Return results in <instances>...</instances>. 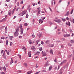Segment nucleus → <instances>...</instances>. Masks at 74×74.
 Segmentation results:
<instances>
[{
    "mask_svg": "<svg viewBox=\"0 0 74 74\" xmlns=\"http://www.w3.org/2000/svg\"><path fill=\"white\" fill-rule=\"evenodd\" d=\"M1 73L2 74H5V73H4V72H2Z\"/></svg>",
    "mask_w": 74,
    "mask_h": 74,
    "instance_id": "64",
    "label": "nucleus"
},
{
    "mask_svg": "<svg viewBox=\"0 0 74 74\" xmlns=\"http://www.w3.org/2000/svg\"><path fill=\"white\" fill-rule=\"evenodd\" d=\"M10 46H12V42L10 43Z\"/></svg>",
    "mask_w": 74,
    "mask_h": 74,
    "instance_id": "54",
    "label": "nucleus"
},
{
    "mask_svg": "<svg viewBox=\"0 0 74 74\" xmlns=\"http://www.w3.org/2000/svg\"><path fill=\"white\" fill-rule=\"evenodd\" d=\"M13 63V60H12V58H11V59L10 62V65H11Z\"/></svg>",
    "mask_w": 74,
    "mask_h": 74,
    "instance_id": "12",
    "label": "nucleus"
},
{
    "mask_svg": "<svg viewBox=\"0 0 74 74\" xmlns=\"http://www.w3.org/2000/svg\"><path fill=\"white\" fill-rule=\"evenodd\" d=\"M24 65L26 67H27V64L25 63H24Z\"/></svg>",
    "mask_w": 74,
    "mask_h": 74,
    "instance_id": "42",
    "label": "nucleus"
},
{
    "mask_svg": "<svg viewBox=\"0 0 74 74\" xmlns=\"http://www.w3.org/2000/svg\"><path fill=\"white\" fill-rule=\"evenodd\" d=\"M38 11V13L39 14H40V12H41V10H37Z\"/></svg>",
    "mask_w": 74,
    "mask_h": 74,
    "instance_id": "27",
    "label": "nucleus"
},
{
    "mask_svg": "<svg viewBox=\"0 0 74 74\" xmlns=\"http://www.w3.org/2000/svg\"><path fill=\"white\" fill-rule=\"evenodd\" d=\"M27 12V11L25 10L24 11L21 12L20 14H19V15H20V16H23L25 15V14H26V13Z\"/></svg>",
    "mask_w": 74,
    "mask_h": 74,
    "instance_id": "2",
    "label": "nucleus"
},
{
    "mask_svg": "<svg viewBox=\"0 0 74 74\" xmlns=\"http://www.w3.org/2000/svg\"><path fill=\"white\" fill-rule=\"evenodd\" d=\"M6 45H8V40H6Z\"/></svg>",
    "mask_w": 74,
    "mask_h": 74,
    "instance_id": "41",
    "label": "nucleus"
},
{
    "mask_svg": "<svg viewBox=\"0 0 74 74\" xmlns=\"http://www.w3.org/2000/svg\"><path fill=\"white\" fill-rule=\"evenodd\" d=\"M28 25H27V23H25L24 24V26H27Z\"/></svg>",
    "mask_w": 74,
    "mask_h": 74,
    "instance_id": "39",
    "label": "nucleus"
},
{
    "mask_svg": "<svg viewBox=\"0 0 74 74\" xmlns=\"http://www.w3.org/2000/svg\"><path fill=\"white\" fill-rule=\"evenodd\" d=\"M50 47H53V45H51Z\"/></svg>",
    "mask_w": 74,
    "mask_h": 74,
    "instance_id": "50",
    "label": "nucleus"
},
{
    "mask_svg": "<svg viewBox=\"0 0 74 74\" xmlns=\"http://www.w3.org/2000/svg\"><path fill=\"white\" fill-rule=\"evenodd\" d=\"M33 6H34V5H35V3H33Z\"/></svg>",
    "mask_w": 74,
    "mask_h": 74,
    "instance_id": "61",
    "label": "nucleus"
},
{
    "mask_svg": "<svg viewBox=\"0 0 74 74\" xmlns=\"http://www.w3.org/2000/svg\"><path fill=\"white\" fill-rule=\"evenodd\" d=\"M31 51H29L28 52V56L29 57H31L32 55H31Z\"/></svg>",
    "mask_w": 74,
    "mask_h": 74,
    "instance_id": "4",
    "label": "nucleus"
},
{
    "mask_svg": "<svg viewBox=\"0 0 74 74\" xmlns=\"http://www.w3.org/2000/svg\"><path fill=\"white\" fill-rule=\"evenodd\" d=\"M64 71V70H62V72H60V74H62V73H63V72Z\"/></svg>",
    "mask_w": 74,
    "mask_h": 74,
    "instance_id": "44",
    "label": "nucleus"
},
{
    "mask_svg": "<svg viewBox=\"0 0 74 74\" xmlns=\"http://www.w3.org/2000/svg\"><path fill=\"white\" fill-rule=\"evenodd\" d=\"M10 0H6V1L7 2H9V1H10Z\"/></svg>",
    "mask_w": 74,
    "mask_h": 74,
    "instance_id": "59",
    "label": "nucleus"
},
{
    "mask_svg": "<svg viewBox=\"0 0 74 74\" xmlns=\"http://www.w3.org/2000/svg\"><path fill=\"white\" fill-rule=\"evenodd\" d=\"M41 21H42V20H41V19L39 20V23H40L41 22Z\"/></svg>",
    "mask_w": 74,
    "mask_h": 74,
    "instance_id": "48",
    "label": "nucleus"
},
{
    "mask_svg": "<svg viewBox=\"0 0 74 74\" xmlns=\"http://www.w3.org/2000/svg\"><path fill=\"white\" fill-rule=\"evenodd\" d=\"M19 27H17L16 31L14 33V35L15 37H17L18 35H19V33H18V32H19Z\"/></svg>",
    "mask_w": 74,
    "mask_h": 74,
    "instance_id": "1",
    "label": "nucleus"
},
{
    "mask_svg": "<svg viewBox=\"0 0 74 74\" xmlns=\"http://www.w3.org/2000/svg\"><path fill=\"white\" fill-rule=\"evenodd\" d=\"M46 70H42V73L44 72H46Z\"/></svg>",
    "mask_w": 74,
    "mask_h": 74,
    "instance_id": "33",
    "label": "nucleus"
},
{
    "mask_svg": "<svg viewBox=\"0 0 74 74\" xmlns=\"http://www.w3.org/2000/svg\"><path fill=\"white\" fill-rule=\"evenodd\" d=\"M66 24L67 25H68V26H70V22H68V23H66Z\"/></svg>",
    "mask_w": 74,
    "mask_h": 74,
    "instance_id": "16",
    "label": "nucleus"
},
{
    "mask_svg": "<svg viewBox=\"0 0 74 74\" xmlns=\"http://www.w3.org/2000/svg\"><path fill=\"white\" fill-rule=\"evenodd\" d=\"M3 69L4 70L5 72V71H6V68H5V66H4Z\"/></svg>",
    "mask_w": 74,
    "mask_h": 74,
    "instance_id": "20",
    "label": "nucleus"
},
{
    "mask_svg": "<svg viewBox=\"0 0 74 74\" xmlns=\"http://www.w3.org/2000/svg\"><path fill=\"white\" fill-rule=\"evenodd\" d=\"M20 8L19 7H18L16 9V11H17L18 9H19Z\"/></svg>",
    "mask_w": 74,
    "mask_h": 74,
    "instance_id": "29",
    "label": "nucleus"
},
{
    "mask_svg": "<svg viewBox=\"0 0 74 74\" xmlns=\"http://www.w3.org/2000/svg\"><path fill=\"white\" fill-rule=\"evenodd\" d=\"M50 53L51 54L53 55V50H52V49H51L50 50Z\"/></svg>",
    "mask_w": 74,
    "mask_h": 74,
    "instance_id": "8",
    "label": "nucleus"
},
{
    "mask_svg": "<svg viewBox=\"0 0 74 74\" xmlns=\"http://www.w3.org/2000/svg\"><path fill=\"white\" fill-rule=\"evenodd\" d=\"M42 35L41 34H39L37 35L40 38V37H41Z\"/></svg>",
    "mask_w": 74,
    "mask_h": 74,
    "instance_id": "11",
    "label": "nucleus"
},
{
    "mask_svg": "<svg viewBox=\"0 0 74 74\" xmlns=\"http://www.w3.org/2000/svg\"><path fill=\"white\" fill-rule=\"evenodd\" d=\"M3 50H2L1 53H3Z\"/></svg>",
    "mask_w": 74,
    "mask_h": 74,
    "instance_id": "62",
    "label": "nucleus"
},
{
    "mask_svg": "<svg viewBox=\"0 0 74 74\" xmlns=\"http://www.w3.org/2000/svg\"><path fill=\"white\" fill-rule=\"evenodd\" d=\"M60 65H59L58 66V70H59V69H60Z\"/></svg>",
    "mask_w": 74,
    "mask_h": 74,
    "instance_id": "43",
    "label": "nucleus"
},
{
    "mask_svg": "<svg viewBox=\"0 0 74 74\" xmlns=\"http://www.w3.org/2000/svg\"><path fill=\"white\" fill-rule=\"evenodd\" d=\"M8 37L9 38L10 40H12V38H14V37L13 36H8Z\"/></svg>",
    "mask_w": 74,
    "mask_h": 74,
    "instance_id": "9",
    "label": "nucleus"
},
{
    "mask_svg": "<svg viewBox=\"0 0 74 74\" xmlns=\"http://www.w3.org/2000/svg\"><path fill=\"white\" fill-rule=\"evenodd\" d=\"M4 55H5V53H3V57H4Z\"/></svg>",
    "mask_w": 74,
    "mask_h": 74,
    "instance_id": "57",
    "label": "nucleus"
},
{
    "mask_svg": "<svg viewBox=\"0 0 74 74\" xmlns=\"http://www.w3.org/2000/svg\"><path fill=\"white\" fill-rule=\"evenodd\" d=\"M54 62H57V60H56V59L54 60Z\"/></svg>",
    "mask_w": 74,
    "mask_h": 74,
    "instance_id": "55",
    "label": "nucleus"
},
{
    "mask_svg": "<svg viewBox=\"0 0 74 74\" xmlns=\"http://www.w3.org/2000/svg\"><path fill=\"white\" fill-rule=\"evenodd\" d=\"M31 73H32V71H29L27 72V74H31Z\"/></svg>",
    "mask_w": 74,
    "mask_h": 74,
    "instance_id": "24",
    "label": "nucleus"
},
{
    "mask_svg": "<svg viewBox=\"0 0 74 74\" xmlns=\"http://www.w3.org/2000/svg\"><path fill=\"white\" fill-rule=\"evenodd\" d=\"M1 39H3V40H4V37H1Z\"/></svg>",
    "mask_w": 74,
    "mask_h": 74,
    "instance_id": "47",
    "label": "nucleus"
},
{
    "mask_svg": "<svg viewBox=\"0 0 74 74\" xmlns=\"http://www.w3.org/2000/svg\"><path fill=\"white\" fill-rule=\"evenodd\" d=\"M20 4H23V1H21V3H20Z\"/></svg>",
    "mask_w": 74,
    "mask_h": 74,
    "instance_id": "52",
    "label": "nucleus"
},
{
    "mask_svg": "<svg viewBox=\"0 0 74 74\" xmlns=\"http://www.w3.org/2000/svg\"><path fill=\"white\" fill-rule=\"evenodd\" d=\"M3 57V59H5L6 58V57H5V56H4V57Z\"/></svg>",
    "mask_w": 74,
    "mask_h": 74,
    "instance_id": "51",
    "label": "nucleus"
},
{
    "mask_svg": "<svg viewBox=\"0 0 74 74\" xmlns=\"http://www.w3.org/2000/svg\"><path fill=\"white\" fill-rule=\"evenodd\" d=\"M63 62L64 63H66V60H64L63 61Z\"/></svg>",
    "mask_w": 74,
    "mask_h": 74,
    "instance_id": "49",
    "label": "nucleus"
},
{
    "mask_svg": "<svg viewBox=\"0 0 74 74\" xmlns=\"http://www.w3.org/2000/svg\"><path fill=\"white\" fill-rule=\"evenodd\" d=\"M70 34H66V35H64V37H69Z\"/></svg>",
    "mask_w": 74,
    "mask_h": 74,
    "instance_id": "19",
    "label": "nucleus"
},
{
    "mask_svg": "<svg viewBox=\"0 0 74 74\" xmlns=\"http://www.w3.org/2000/svg\"><path fill=\"white\" fill-rule=\"evenodd\" d=\"M31 48L32 49H33V50L35 49V47L34 46H32Z\"/></svg>",
    "mask_w": 74,
    "mask_h": 74,
    "instance_id": "21",
    "label": "nucleus"
},
{
    "mask_svg": "<svg viewBox=\"0 0 74 74\" xmlns=\"http://www.w3.org/2000/svg\"><path fill=\"white\" fill-rule=\"evenodd\" d=\"M36 54L38 55H40V52L39 51L37 52Z\"/></svg>",
    "mask_w": 74,
    "mask_h": 74,
    "instance_id": "30",
    "label": "nucleus"
},
{
    "mask_svg": "<svg viewBox=\"0 0 74 74\" xmlns=\"http://www.w3.org/2000/svg\"><path fill=\"white\" fill-rule=\"evenodd\" d=\"M39 73H40V72H36V73L35 74H38Z\"/></svg>",
    "mask_w": 74,
    "mask_h": 74,
    "instance_id": "58",
    "label": "nucleus"
},
{
    "mask_svg": "<svg viewBox=\"0 0 74 74\" xmlns=\"http://www.w3.org/2000/svg\"><path fill=\"white\" fill-rule=\"evenodd\" d=\"M22 25L21 24L20 25L19 28L21 30V34H23V28H22Z\"/></svg>",
    "mask_w": 74,
    "mask_h": 74,
    "instance_id": "3",
    "label": "nucleus"
},
{
    "mask_svg": "<svg viewBox=\"0 0 74 74\" xmlns=\"http://www.w3.org/2000/svg\"><path fill=\"white\" fill-rule=\"evenodd\" d=\"M28 16H29V15H28V14H27L26 16V18H28Z\"/></svg>",
    "mask_w": 74,
    "mask_h": 74,
    "instance_id": "28",
    "label": "nucleus"
},
{
    "mask_svg": "<svg viewBox=\"0 0 74 74\" xmlns=\"http://www.w3.org/2000/svg\"><path fill=\"white\" fill-rule=\"evenodd\" d=\"M5 21H6L5 19V18H4L0 21V22H4Z\"/></svg>",
    "mask_w": 74,
    "mask_h": 74,
    "instance_id": "6",
    "label": "nucleus"
},
{
    "mask_svg": "<svg viewBox=\"0 0 74 74\" xmlns=\"http://www.w3.org/2000/svg\"><path fill=\"white\" fill-rule=\"evenodd\" d=\"M32 37H33V38H34V37H35V35H34V33L33 34V35L32 36Z\"/></svg>",
    "mask_w": 74,
    "mask_h": 74,
    "instance_id": "40",
    "label": "nucleus"
},
{
    "mask_svg": "<svg viewBox=\"0 0 74 74\" xmlns=\"http://www.w3.org/2000/svg\"><path fill=\"white\" fill-rule=\"evenodd\" d=\"M29 44H32V40H29Z\"/></svg>",
    "mask_w": 74,
    "mask_h": 74,
    "instance_id": "31",
    "label": "nucleus"
},
{
    "mask_svg": "<svg viewBox=\"0 0 74 74\" xmlns=\"http://www.w3.org/2000/svg\"><path fill=\"white\" fill-rule=\"evenodd\" d=\"M19 2H18L17 3V5L18 7L19 6Z\"/></svg>",
    "mask_w": 74,
    "mask_h": 74,
    "instance_id": "35",
    "label": "nucleus"
},
{
    "mask_svg": "<svg viewBox=\"0 0 74 74\" xmlns=\"http://www.w3.org/2000/svg\"><path fill=\"white\" fill-rule=\"evenodd\" d=\"M16 9V8H14V9L12 11V14H13L14 13V12L15 11Z\"/></svg>",
    "mask_w": 74,
    "mask_h": 74,
    "instance_id": "18",
    "label": "nucleus"
},
{
    "mask_svg": "<svg viewBox=\"0 0 74 74\" xmlns=\"http://www.w3.org/2000/svg\"><path fill=\"white\" fill-rule=\"evenodd\" d=\"M41 44H42V45H43L44 44V42L42 41H41Z\"/></svg>",
    "mask_w": 74,
    "mask_h": 74,
    "instance_id": "46",
    "label": "nucleus"
},
{
    "mask_svg": "<svg viewBox=\"0 0 74 74\" xmlns=\"http://www.w3.org/2000/svg\"><path fill=\"white\" fill-rule=\"evenodd\" d=\"M62 20L64 22H65V21H66V19H64V18H62Z\"/></svg>",
    "mask_w": 74,
    "mask_h": 74,
    "instance_id": "32",
    "label": "nucleus"
},
{
    "mask_svg": "<svg viewBox=\"0 0 74 74\" xmlns=\"http://www.w3.org/2000/svg\"><path fill=\"white\" fill-rule=\"evenodd\" d=\"M69 11L67 12H66V14L65 15V16H69Z\"/></svg>",
    "mask_w": 74,
    "mask_h": 74,
    "instance_id": "14",
    "label": "nucleus"
},
{
    "mask_svg": "<svg viewBox=\"0 0 74 74\" xmlns=\"http://www.w3.org/2000/svg\"><path fill=\"white\" fill-rule=\"evenodd\" d=\"M40 51H42V47H40L39 48Z\"/></svg>",
    "mask_w": 74,
    "mask_h": 74,
    "instance_id": "36",
    "label": "nucleus"
},
{
    "mask_svg": "<svg viewBox=\"0 0 74 74\" xmlns=\"http://www.w3.org/2000/svg\"><path fill=\"white\" fill-rule=\"evenodd\" d=\"M66 19L67 20V21H68L69 20V18L68 17H66Z\"/></svg>",
    "mask_w": 74,
    "mask_h": 74,
    "instance_id": "53",
    "label": "nucleus"
},
{
    "mask_svg": "<svg viewBox=\"0 0 74 74\" xmlns=\"http://www.w3.org/2000/svg\"><path fill=\"white\" fill-rule=\"evenodd\" d=\"M73 11H74V10H73V9H72L71 12L70 14H73Z\"/></svg>",
    "mask_w": 74,
    "mask_h": 74,
    "instance_id": "23",
    "label": "nucleus"
},
{
    "mask_svg": "<svg viewBox=\"0 0 74 74\" xmlns=\"http://www.w3.org/2000/svg\"><path fill=\"white\" fill-rule=\"evenodd\" d=\"M40 41L39 40H36V45H37V44H38V42Z\"/></svg>",
    "mask_w": 74,
    "mask_h": 74,
    "instance_id": "17",
    "label": "nucleus"
},
{
    "mask_svg": "<svg viewBox=\"0 0 74 74\" xmlns=\"http://www.w3.org/2000/svg\"><path fill=\"white\" fill-rule=\"evenodd\" d=\"M71 43H72V44H73V43H74V41H73V40H71Z\"/></svg>",
    "mask_w": 74,
    "mask_h": 74,
    "instance_id": "26",
    "label": "nucleus"
},
{
    "mask_svg": "<svg viewBox=\"0 0 74 74\" xmlns=\"http://www.w3.org/2000/svg\"><path fill=\"white\" fill-rule=\"evenodd\" d=\"M46 44H49V40H47L45 42Z\"/></svg>",
    "mask_w": 74,
    "mask_h": 74,
    "instance_id": "13",
    "label": "nucleus"
},
{
    "mask_svg": "<svg viewBox=\"0 0 74 74\" xmlns=\"http://www.w3.org/2000/svg\"><path fill=\"white\" fill-rule=\"evenodd\" d=\"M63 63H64L63 62H61V63H60V65H61L62 66V64H63Z\"/></svg>",
    "mask_w": 74,
    "mask_h": 74,
    "instance_id": "38",
    "label": "nucleus"
},
{
    "mask_svg": "<svg viewBox=\"0 0 74 74\" xmlns=\"http://www.w3.org/2000/svg\"><path fill=\"white\" fill-rule=\"evenodd\" d=\"M7 26H6V27H5V33H7Z\"/></svg>",
    "mask_w": 74,
    "mask_h": 74,
    "instance_id": "15",
    "label": "nucleus"
},
{
    "mask_svg": "<svg viewBox=\"0 0 74 74\" xmlns=\"http://www.w3.org/2000/svg\"><path fill=\"white\" fill-rule=\"evenodd\" d=\"M52 66L50 67L49 69V71H50V70H51V69H52Z\"/></svg>",
    "mask_w": 74,
    "mask_h": 74,
    "instance_id": "25",
    "label": "nucleus"
},
{
    "mask_svg": "<svg viewBox=\"0 0 74 74\" xmlns=\"http://www.w3.org/2000/svg\"><path fill=\"white\" fill-rule=\"evenodd\" d=\"M2 28H4L5 27V26H2Z\"/></svg>",
    "mask_w": 74,
    "mask_h": 74,
    "instance_id": "60",
    "label": "nucleus"
},
{
    "mask_svg": "<svg viewBox=\"0 0 74 74\" xmlns=\"http://www.w3.org/2000/svg\"><path fill=\"white\" fill-rule=\"evenodd\" d=\"M18 56L19 57L20 59H21V60L22 59V58L21 57V56L20 55H18Z\"/></svg>",
    "mask_w": 74,
    "mask_h": 74,
    "instance_id": "22",
    "label": "nucleus"
},
{
    "mask_svg": "<svg viewBox=\"0 0 74 74\" xmlns=\"http://www.w3.org/2000/svg\"><path fill=\"white\" fill-rule=\"evenodd\" d=\"M17 72H18V73H22V71L21 70H19Z\"/></svg>",
    "mask_w": 74,
    "mask_h": 74,
    "instance_id": "34",
    "label": "nucleus"
},
{
    "mask_svg": "<svg viewBox=\"0 0 74 74\" xmlns=\"http://www.w3.org/2000/svg\"><path fill=\"white\" fill-rule=\"evenodd\" d=\"M73 23H74V19H73Z\"/></svg>",
    "mask_w": 74,
    "mask_h": 74,
    "instance_id": "63",
    "label": "nucleus"
},
{
    "mask_svg": "<svg viewBox=\"0 0 74 74\" xmlns=\"http://www.w3.org/2000/svg\"><path fill=\"white\" fill-rule=\"evenodd\" d=\"M35 67H36V68L37 69H38V67H39L38 66H37V64L36 65V66Z\"/></svg>",
    "mask_w": 74,
    "mask_h": 74,
    "instance_id": "37",
    "label": "nucleus"
},
{
    "mask_svg": "<svg viewBox=\"0 0 74 74\" xmlns=\"http://www.w3.org/2000/svg\"><path fill=\"white\" fill-rule=\"evenodd\" d=\"M8 14L10 16H11V10L8 11Z\"/></svg>",
    "mask_w": 74,
    "mask_h": 74,
    "instance_id": "7",
    "label": "nucleus"
},
{
    "mask_svg": "<svg viewBox=\"0 0 74 74\" xmlns=\"http://www.w3.org/2000/svg\"><path fill=\"white\" fill-rule=\"evenodd\" d=\"M41 13H42L43 14H44L45 13V12H44L43 11H42L41 12Z\"/></svg>",
    "mask_w": 74,
    "mask_h": 74,
    "instance_id": "56",
    "label": "nucleus"
},
{
    "mask_svg": "<svg viewBox=\"0 0 74 74\" xmlns=\"http://www.w3.org/2000/svg\"><path fill=\"white\" fill-rule=\"evenodd\" d=\"M43 56H47V53L45 52H44L42 54Z\"/></svg>",
    "mask_w": 74,
    "mask_h": 74,
    "instance_id": "10",
    "label": "nucleus"
},
{
    "mask_svg": "<svg viewBox=\"0 0 74 74\" xmlns=\"http://www.w3.org/2000/svg\"><path fill=\"white\" fill-rule=\"evenodd\" d=\"M37 10H41V9L40 8V7H39L37 8Z\"/></svg>",
    "mask_w": 74,
    "mask_h": 74,
    "instance_id": "45",
    "label": "nucleus"
},
{
    "mask_svg": "<svg viewBox=\"0 0 74 74\" xmlns=\"http://www.w3.org/2000/svg\"><path fill=\"white\" fill-rule=\"evenodd\" d=\"M54 21H55V22H58V23H60V22H61L60 19H58L57 20H54Z\"/></svg>",
    "mask_w": 74,
    "mask_h": 74,
    "instance_id": "5",
    "label": "nucleus"
}]
</instances>
